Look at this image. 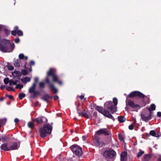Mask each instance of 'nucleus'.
<instances>
[{
  "instance_id": "nucleus-30",
  "label": "nucleus",
  "mask_w": 161,
  "mask_h": 161,
  "mask_svg": "<svg viewBox=\"0 0 161 161\" xmlns=\"http://www.w3.org/2000/svg\"><path fill=\"white\" fill-rule=\"evenodd\" d=\"M17 81H14L13 79H10V80L9 85L10 86H11L12 85H16Z\"/></svg>"
},
{
  "instance_id": "nucleus-23",
  "label": "nucleus",
  "mask_w": 161,
  "mask_h": 161,
  "mask_svg": "<svg viewBox=\"0 0 161 161\" xmlns=\"http://www.w3.org/2000/svg\"><path fill=\"white\" fill-rule=\"evenodd\" d=\"M36 86H35V84H32V86L29 89V92L30 93H32L35 91V88Z\"/></svg>"
},
{
  "instance_id": "nucleus-57",
  "label": "nucleus",
  "mask_w": 161,
  "mask_h": 161,
  "mask_svg": "<svg viewBox=\"0 0 161 161\" xmlns=\"http://www.w3.org/2000/svg\"><path fill=\"white\" fill-rule=\"evenodd\" d=\"M157 115L158 117H161V112H158L157 113Z\"/></svg>"
},
{
  "instance_id": "nucleus-59",
  "label": "nucleus",
  "mask_w": 161,
  "mask_h": 161,
  "mask_svg": "<svg viewBox=\"0 0 161 161\" xmlns=\"http://www.w3.org/2000/svg\"><path fill=\"white\" fill-rule=\"evenodd\" d=\"M5 99V97H2L1 98H0V101H2Z\"/></svg>"
},
{
  "instance_id": "nucleus-60",
  "label": "nucleus",
  "mask_w": 161,
  "mask_h": 161,
  "mask_svg": "<svg viewBox=\"0 0 161 161\" xmlns=\"http://www.w3.org/2000/svg\"><path fill=\"white\" fill-rule=\"evenodd\" d=\"M79 97L80 99L82 100L84 98V96L83 95H81Z\"/></svg>"
},
{
  "instance_id": "nucleus-25",
  "label": "nucleus",
  "mask_w": 161,
  "mask_h": 161,
  "mask_svg": "<svg viewBox=\"0 0 161 161\" xmlns=\"http://www.w3.org/2000/svg\"><path fill=\"white\" fill-rule=\"evenodd\" d=\"M118 121L120 123H123L126 120L125 118L123 116H118Z\"/></svg>"
},
{
  "instance_id": "nucleus-58",
  "label": "nucleus",
  "mask_w": 161,
  "mask_h": 161,
  "mask_svg": "<svg viewBox=\"0 0 161 161\" xmlns=\"http://www.w3.org/2000/svg\"><path fill=\"white\" fill-rule=\"evenodd\" d=\"M9 99H13V97L12 95H9L8 97Z\"/></svg>"
},
{
  "instance_id": "nucleus-40",
  "label": "nucleus",
  "mask_w": 161,
  "mask_h": 161,
  "mask_svg": "<svg viewBox=\"0 0 161 161\" xmlns=\"http://www.w3.org/2000/svg\"><path fill=\"white\" fill-rule=\"evenodd\" d=\"M17 34L19 36H22L23 35V32L20 30H18L17 31Z\"/></svg>"
},
{
  "instance_id": "nucleus-7",
  "label": "nucleus",
  "mask_w": 161,
  "mask_h": 161,
  "mask_svg": "<svg viewBox=\"0 0 161 161\" xmlns=\"http://www.w3.org/2000/svg\"><path fill=\"white\" fill-rule=\"evenodd\" d=\"M153 112H152L146 111L141 114V117L142 120L145 122H148L152 119Z\"/></svg>"
},
{
  "instance_id": "nucleus-20",
  "label": "nucleus",
  "mask_w": 161,
  "mask_h": 161,
  "mask_svg": "<svg viewBox=\"0 0 161 161\" xmlns=\"http://www.w3.org/2000/svg\"><path fill=\"white\" fill-rule=\"evenodd\" d=\"M21 80L22 82L26 83L27 82L31 81V78L28 77H25V78H22Z\"/></svg>"
},
{
  "instance_id": "nucleus-44",
  "label": "nucleus",
  "mask_w": 161,
  "mask_h": 161,
  "mask_svg": "<svg viewBox=\"0 0 161 161\" xmlns=\"http://www.w3.org/2000/svg\"><path fill=\"white\" fill-rule=\"evenodd\" d=\"M6 89L8 91H14L13 88L11 86H7L6 87Z\"/></svg>"
},
{
  "instance_id": "nucleus-18",
  "label": "nucleus",
  "mask_w": 161,
  "mask_h": 161,
  "mask_svg": "<svg viewBox=\"0 0 161 161\" xmlns=\"http://www.w3.org/2000/svg\"><path fill=\"white\" fill-rule=\"evenodd\" d=\"M0 148L2 150L5 151H10L9 147H8V144L4 143L3 144L0 146Z\"/></svg>"
},
{
  "instance_id": "nucleus-32",
  "label": "nucleus",
  "mask_w": 161,
  "mask_h": 161,
  "mask_svg": "<svg viewBox=\"0 0 161 161\" xmlns=\"http://www.w3.org/2000/svg\"><path fill=\"white\" fill-rule=\"evenodd\" d=\"M144 153V151H142L141 150H140V152L137 153V157L139 158L141 157Z\"/></svg>"
},
{
  "instance_id": "nucleus-43",
  "label": "nucleus",
  "mask_w": 161,
  "mask_h": 161,
  "mask_svg": "<svg viewBox=\"0 0 161 161\" xmlns=\"http://www.w3.org/2000/svg\"><path fill=\"white\" fill-rule=\"evenodd\" d=\"M45 84L43 82H40L39 84V87L40 88H44L45 87Z\"/></svg>"
},
{
  "instance_id": "nucleus-36",
  "label": "nucleus",
  "mask_w": 161,
  "mask_h": 161,
  "mask_svg": "<svg viewBox=\"0 0 161 161\" xmlns=\"http://www.w3.org/2000/svg\"><path fill=\"white\" fill-rule=\"evenodd\" d=\"M113 102L114 104V106L116 107V105L118 104V101L116 97H114L113 98Z\"/></svg>"
},
{
  "instance_id": "nucleus-35",
  "label": "nucleus",
  "mask_w": 161,
  "mask_h": 161,
  "mask_svg": "<svg viewBox=\"0 0 161 161\" xmlns=\"http://www.w3.org/2000/svg\"><path fill=\"white\" fill-rule=\"evenodd\" d=\"M140 106L143 107L145 106L146 105V103L145 101L143 99H142L140 102Z\"/></svg>"
},
{
  "instance_id": "nucleus-56",
  "label": "nucleus",
  "mask_w": 161,
  "mask_h": 161,
  "mask_svg": "<svg viewBox=\"0 0 161 161\" xmlns=\"http://www.w3.org/2000/svg\"><path fill=\"white\" fill-rule=\"evenodd\" d=\"M5 85H1L0 88L1 90H3L5 88Z\"/></svg>"
},
{
  "instance_id": "nucleus-21",
  "label": "nucleus",
  "mask_w": 161,
  "mask_h": 161,
  "mask_svg": "<svg viewBox=\"0 0 161 161\" xmlns=\"http://www.w3.org/2000/svg\"><path fill=\"white\" fill-rule=\"evenodd\" d=\"M21 61L19 60L14 59V65L16 67H19L20 66V62Z\"/></svg>"
},
{
  "instance_id": "nucleus-34",
  "label": "nucleus",
  "mask_w": 161,
  "mask_h": 161,
  "mask_svg": "<svg viewBox=\"0 0 161 161\" xmlns=\"http://www.w3.org/2000/svg\"><path fill=\"white\" fill-rule=\"evenodd\" d=\"M21 75H27L28 74V72L27 70L25 69H22L21 70Z\"/></svg>"
},
{
  "instance_id": "nucleus-16",
  "label": "nucleus",
  "mask_w": 161,
  "mask_h": 161,
  "mask_svg": "<svg viewBox=\"0 0 161 161\" xmlns=\"http://www.w3.org/2000/svg\"><path fill=\"white\" fill-rule=\"evenodd\" d=\"M53 97L52 96H49L48 94H46L41 97V99L43 100L47 103L48 102V99H52Z\"/></svg>"
},
{
  "instance_id": "nucleus-31",
  "label": "nucleus",
  "mask_w": 161,
  "mask_h": 161,
  "mask_svg": "<svg viewBox=\"0 0 161 161\" xmlns=\"http://www.w3.org/2000/svg\"><path fill=\"white\" fill-rule=\"evenodd\" d=\"M28 126L31 129H32L34 127L35 124L33 122H30L28 124Z\"/></svg>"
},
{
  "instance_id": "nucleus-61",
  "label": "nucleus",
  "mask_w": 161,
  "mask_h": 161,
  "mask_svg": "<svg viewBox=\"0 0 161 161\" xmlns=\"http://www.w3.org/2000/svg\"><path fill=\"white\" fill-rule=\"evenodd\" d=\"M82 138L84 141H85L86 139V137L85 136H83Z\"/></svg>"
},
{
  "instance_id": "nucleus-51",
  "label": "nucleus",
  "mask_w": 161,
  "mask_h": 161,
  "mask_svg": "<svg viewBox=\"0 0 161 161\" xmlns=\"http://www.w3.org/2000/svg\"><path fill=\"white\" fill-rule=\"evenodd\" d=\"M93 116L95 118L97 117V114L96 112H94L93 114Z\"/></svg>"
},
{
  "instance_id": "nucleus-53",
  "label": "nucleus",
  "mask_w": 161,
  "mask_h": 161,
  "mask_svg": "<svg viewBox=\"0 0 161 161\" xmlns=\"http://www.w3.org/2000/svg\"><path fill=\"white\" fill-rule=\"evenodd\" d=\"M19 120L18 118H16L14 119V122L15 123H18V122H19Z\"/></svg>"
},
{
  "instance_id": "nucleus-33",
  "label": "nucleus",
  "mask_w": 161,
  "mask_h": 161,
  "mask_svg": "<svg viewBox=\"0 0 161 161\" xmlns=\"http://www.w3.org/2000/svg\"><path fill=\"white\" fill-rule=\"evenodd\" d=\"M126 157V155L125 153H124V154H122L121 155V161H126L125 159V157Z\"/></svg>"
},
{
  "instance_id": "nucleus-6",
  "label": "nucleus",
  "mask_w": 161,
  "mask_h": 161,
  "mask_svg": "<svg viewBox=\"0 0 161 161\" xmlns=\"http://www.w3.org/2000/svg\"><path fill=\"white\" fill-rule=\"evenodd\" d=\"M100 139L99 137L95 134L93 140L94 145L97 147H105L106 143L103 141H100Z\"/></svg>"
},
{
  "instance_id": "nucleus-37",
  "label": "nucleus",
  "mask_w": 161,
  "mask_h": 161,
  "mask_svg": "<svg viewBox=\"0 0 161 161\" xmlns=\"http://www.w3.org/2000/svg\"><path fill=\"white\" fill-rule=\"evenodd\" d=\"M136 121L134 122L132 124L130 125L129 126V129L130 130H132L133 129L134 127V125L136 123Z\"/></svg>"
},
{
  "instance_id": "nucleus-27",
  "label": "nucleus",
  "mask_w": 161,
  "mask_h": 161,
  "mask_svg": "<svg viewBox=\"0 0 161 161\" xmlns=\"http://www.w3.org/2000/svg\"><path fill=\"white\" fill-rule=\"evenodd\" d=\"M33 93V94L31 95V97L33 98H35L37 95L40 94V92L38 91H35Z\"/></svg>"
},
{
  "instance_id": "nucleus-52",
  "label": "nucleus",
  "mask_w": 161,
  "mask_h": 161,
  "mask_svg": "<svg viewBox=\"0 0 161 161\" xmlns=\"http://www.w3.org/2000/svg\"><path fill=\"white\" fill-rule=\"evenodd\" d=\"M53 98L54 100H57L59 98L58 97L57 95H55L53 97Z\"/></svg>"
},
{
  "instance_id": "nucleus-47",
  "label": "nucleus",
  "mask_w": 161,
  "mask_h": 161,
  "mask_svg": "<svg viewBox=\"0 0 161 161\" xmlns=\"http://www.w3.org/2000/svg\"><path fill=\"white\" fill-rule=\"evenodd\" d=\"M11 34L14 36H15L17 34V31H16L13 30L11 32Z\"/></svg>"
},
{
  "instance_id": "nucleus-12",
  "label": "nucleus",
  "mask_w": 161,
  "mask_h": 161,
  "mask_svg": "<svg viewBox=\"0 0 161 161\" xmlns=\"http://www.w3.org/2000/svg\"><path fill=\"white\" fill-rule=\"evenodd\" d=\"M111 133L106 128L101 129L97 131L95 134L98 136L104 135L105 136L110 135Z\"/></svg>"
},
{
  "instance_id": "nucleus-26",
  "label": "nucleus",
  "mask_w": 161,
  "mask_h": 161,
  "mask_svg": "<svg viewBox=\"0 0 161 161\" xmlns=\"http://www.w3.org/2000/svg\"><path fill=\"white\" fill-rule=\"evenodd\" d=\"M109 136L107 138L105 142L106 144H108L110 143L111 141V136H112V134L111 133H110V135H108Z\"/></svg>"
},
{
  "instance_id": "nucleus-3",
  "label": "nucleus",
  "mask_w": 161,
  "mask_h": 161,
  "mask_svg": "<svg viewBox=\"0 0 161 161\" xmlns=\"http://www.w3.org/2000/svg\"><path fill=\"white\" fill-rule=\"evenodd\" d=\"M135 97H138L141 98H143L147 97L146 96L139 91H135L130 92L126 97V105L129 106L133 109L139 108L140 107V105L138 104H135L133 101L131 100L128 99L129 97L132 98Z\"/></svg>"
},
{
  "instance_id": "nucleus-29",
  "label": "nucleus",
  "mask_w": 161,
  "mask_h": 161,
  "mask_svg": "<svg viewBox=\"0 0 161 161\" xmlns=\"http://www.w3.org/2000/svg\"><path fill=\"white\" fill-rule=\"evenodd\" d=\"M6 121V119H0V126H2L4 125Z\"/></svg>"
},
{
  "instance_id": "nucleus-19",
  "label": "nucleus",
  "mask_w": 161,
  "mask_h": 161,
  "mask_svg": "<svg viewBox=\"0 0 161 161\" xmlns=\"http://www.w3.org/2000/svg\"><path fill=\"white\" fill-rule=\"evenodd\" d=\"M18 144L16 142L13 143V145L9 147L10 150H16L18 149Z\"/></svg>"
},
{
  "instance_id": "nucleus-13",
  "label": "nucleus",
  "mask_w": 161,
  "mask_h": 161,
  "mask_svg": "<svg viewBox=\"0 0 161 161\" xmlns=\"http://www.w3.org/2000/svg\"><path fill=\"white\" fill-rule=\"evenodd\" d=\"M33 121L36 122L38 124H41L46 122L47 119L45 117H39L34 119Z\"/></svg>"
},
{
  "instance_id": "nucleus-62",
  "label": "nucleus",
  "mask_w": 161,
  "mask_h": 161,
  "mask_svg": "<svg viewBox=\"0 0 161 161\" xmlns=\"http://www.w3.org/2000/svg\"><path fill=\"white\" fill-rule=\"evenodd\" d=\"M26 64H27V63L26 62H25L24 65V68H25V69H27V68L26 67Z\"/></svg>"
},
{
  "instance_id": "nucleus-9",
  "label": "nucleus",
  "mask_w": 161,
  "mask_h": 161,
  "mask_svg": "<svg viewBox=\"0 0 161 161\" xmlns=\"http://www.w3.org/2000/svg\"><path fill=\"white\" fill-rule=\"evenodd\" d=\"M104 107L112 114H114L117 111V107L113 104L111 101L107 102L104 104Z\"/></svg>"
},
{
  "instance_id": "nucleus-46",
  "label": "nucleus",
  "mask_w": 161,
  "mask_h": 161,
  "mask_svg": "<svg viewBox=\"0 0 161 161\" xmlns=\"http://www.w3.org/2000/svg\"><path fill=\"white\" fill-rule=\"evenodd\" d=\"M25 56L23 53H20L19 55V58L20 59H23L24 58Z\"/></svg>"
},
{
  "instance_id": "nucleus-10",
  "label": "nucleus",
  "mask_w": 161,
  "mask_h": 161,
  "mask_svg": "<svg viewBox=\"0 0 161 161\" xmlns=\"http://www.w3.org/2000/svg\"><path fill=\"white\" fill-rule=\"evenodd\" d=\"M79 106L77 107V112L79 116H83L85 118L90 119L92 118V116L90 112L86 110H81L79 108Z\"/></svg>"
},
{
  "instance_id": "nucleus-55",
  "label": "nucleus",
  "mask_w": 161,
  "mask_h": 161,
  "mask_svg": "<svg viewBox=\"0 0 161 161\" xmlns=\"http://www.w3.org/2000/svg\"><path fill=\"white\" fill-rule=\"evenodd\" d=\"M39 102L38 101H36L34 103V106H37L38 105Z\"/></svg>"
},
{
  "instance_id": "nucleus-5",
  "label": "nucleus",
  "mask_w": 161,
  "mask_h": 161,
  "mask_svg": "<svg viewBox=\"0 0 161 161\" xmlns=\"http://www.w3.org/2000/svg\"><path fill=\"white\" fill-rule=\"evenodd\" d=\"M96 109L105 117L111 119L113 120H114V118L109 113V112L108 110L104 109L103 107L99 106H97L96 108Z\"/></svg>"
},
{
  "instance_id": "nucleus-11",
  "label": "nucleus",
  "mask_w": 161,
  "mask_h": 161,
  "mask_svg": "<svg viewBox=\"0 0 161 161\" xmlns=\"http://www.w3.org/2000/svg\"><path fill=\"white\" fill-rule=\"evenodd\" d=\"M103 156L107 158H112L116 155V153L113 149H109L105 150L103 154Z\"/></svg>"
},
{
  "instance_id": "nucleus-45",
  "label": "nucleus",
  "mask_w": 161,
  "mask_h": 161,
  "mask_svg": "<svg viewBox=\"0 0 161 161\" xmlns=\"http://www.w3.org/2000/svg\"><path fill=\"white\" fill-rule=\"evenodd\" d=\"M6 136H2L1 138V140L2 142H4L6 141Z\"/></svg>"
},
{
  "instance_id": "nucleus-38",
  "label": "nucleus",
  "mask_w": 161,
  "mask_h": 161,
  "mask_svg": "<svg viewBox=\"0 0 161 161\" xmlns=\"http://www.w3.org/2000/svg\"><path fill=\"white\" fill-rule=\"evenodd\" d=\"M118 137H119V139L120 141H124V137L123 135H122V134H119Z\"/></svg>"
},
{
  "instance_id": "nucleus-28",
  "label": "nucleus",
  "mask_w": 161,
  "mask_h": 161,
  "mask_svg": "<svg viewBox=\"0 0 161 161\" xmlns=\"http://www.w3.org/2000/svg\"><path fill=\"white\" fill-rule=\"evenodd\" d=\"M25 96V94L24 93L21 92L20 93L18 96L19 99L20 100H22Z\"/></svg>"
},
{
  "instance_id": "nucleus-42",
  "label": "nucleus",
  "mask_w": 161,
  "mask_h": 161,
  "mask_svg": "<svg viewBox=\"0 0 161 161\" xmlns=\"http://www.w3.org/2000/svg\"><path fill=\"white\" fill-rule=\"evenodd\" d=\"M3 81L5 84H7L8 83H9L10 80L8 78H6L4 79Z\"/></svg>"
},
{
  "instance_id": "nucleus-48",
  "label": "nucleus",
  "mask_w": 161,
  "mask_h": 161,
  "mask_svg": "<svg viewBox=\"0 0 161 161\" xmlns=\"http://www.w3.org/2000/svg\"><path fill=\"white\" fill-rule=\"evenodd\" d=\"M35 64V62L33 60H31L30 61L29 64L31 67L32 66L34 65Z\"/></svg>"
},
{
  "instance_id": "nucleus-15",
  "label": "nucleus",
  "mask_w": 161,
  "mask_h": 161,
  "mask_svg": "<svg viewBox=\"0 0 161 161\" xmlns=\"http://www.w3.org/2000/svg\"><path fill=\"white\" fill-rule=\"evenodd\" d=\"M150 135L155 137H159V135L158 134H157L156 132L154 130H151L150 131L149 133H147L146 136H149Z\"/></svg>"
},
{
  "instance_id": "nucleus-14",
  "label": "nucleus",
  "mask_w": 161,
  "mask_h": 161,
  "mask_svg": "<svg viewBox=\"0 0 161 161\" xmlns=\"http://www.w3.org/2000/svg\"><path fill=\"white\" fill-rule=\"evenodd\" d=\"M2 25V30L1 31V34L2 35H3V36H4V37H5V35H4L3 34H2V31H3L4 32V33H5V36H9L10 35V31L8 30L6 28H3V26L2 25Z\"/></svg>"
},
{
  "instance_id": "nucleus-64",
  "label": "nucleus",
  "mask_w": 161,
  "mask_h": 161,
  "mask_svg": "<svg viewBox=\"0 0 161 161\" xmlns=\"http://www.w3.org/2000/svg\"><path fill=\"white\" fill-rule=\"evenodd\" d=\"M28 70L30 71V72L31 71H32V68H31H31H29L28 69Z\"/></svg>"
},
{
  "instance_id": "nucleus-41",
  "label": "nucleus",
  "mask_w": 161,
  "mask_h": 161,
  "mask_svg": "<svg viewBox=\"0 0 161 161\" xmlns=\"http://www.w3.org/2000/svg\"><path fill=\"white\" fill-rule=\"evenodd\" d=\"M39 81V78L37 77H36L34 79V83L33 84H35V86H36V84Z\"/></svg>"
},
{
  "instance_id": "nucleus-1",
  "label": "nucleus",
  "mask_w": 161,
  "mask_h": 161,
  "mask_svg": "<svg viewBox=\"0 0 161 161\" xmlns=\"http://www.w3.org/2000/svg\"><path fill=\"white\" fill-rule=\"evenodd\" d=\"M51 76L53 78V82L57 83L59 85H63L62 81L58 80V78L57 75L54 73L53 69L52 68H50L49 70L47 72V76L46 77L45 81L46 82L48 85L49 88L51 89L53 92L55 93H57L58 92V89L55 88L53 84L51 83L49 80V77Z\"/></svg>"
},
{
  "instance_id": "nucleus-50",
  "label": "nucleus",
  "mask_w": 161,
  "mask_h": 161,
  "mask_svg": "<svg viewBox=\"0 0 161 161\" xmlns=\"http://www.w3.org/2000/svg\"><path fill=\"white\" fill-rule=\"evenodd\" d=\"M8 69L9 70H12L14 69V67L10 65L8 67Z\"/></svg>"
},
{
  "instance_id": "nucleus-54",
  "label": "nucleus",
  "mask_w": 161,
  "mask_h": 161,
  "mask_svg": "<svg viewBox=\"0 0 161 161\" xmlns=\"http://www.w3.org/2000/svg\"><path fill=\"white\" fill-rule=\"evenodd\" d=\"M14 31H17L18 30H18L19 27L17 26H15L14 27Z\"/></svg>"
},
{
  "instance_id": "nucleus-22",
  "label": "nucleus",
  "mask_w": 161,
  "mask_h": 161,
  "mask_svg": "<svg viewBox=\"0 0 161 161\" xmlns=\"http://www.w3.org/2000/svg\"><path fill=\"white\" fill-rule=\"evenodd\" d=\"M13 75L15 77H19L21 75V73L19 71L16 70L13 73Z\"/></svg>"
},
{
  "instance_id": "nucleus-63",
  "label": "nucleus",
  "mask_w": 161,
  "mask_h": 161,
  "mask_svg": "<svg viewBox=\"0 0 161 161\" xmlns=\"http://www.w3.org/2000/svg\"><path fill=\"white\" fill-rule=\"evenodd\" d=\"M24 58L25 60H27L28 59V57L27 56H25Z\"/></svg>"
},
{
  "instance_id": "nucleus-39",
  "label": "nucleus",
  "mask_w": 161,
  "mask_h": 161,
  "mask_svg": "<svg viewBox=\"0 0 161 161\" xmlns=\"http://www.w3.org/2000/svg\"><path fill=\"white\" fill-rule=\"evenodd\" d=\"M23 87V85L20 84H17L16 86H15V88L16 89H21Z\"/></svg>"
},
{
  "instance_id": "nucleus-24",
  "label": "nucleus",
  "mask_w": 161,
  "mask_h": 161,
  "mask_svg": "<svg viewBox=\"0 0 161 161\" xmlns=\"http://www.w3.org/2000/svg\"><path fill=\"white\" fill-rule=\"evenodd\" d=\"M150 108H148L147 109L148 110V111L150 112H152V111H154L156 109V106L154 104H151L150 106Z\"/></svg>"
},
{
  "instance_id": "nucleus-49",
  "label": "nucleus",
  "mask_w": 161,
  "mask_h": 161,
  "mask_svg": "<svg viewBox=\"0 0 161 161\" xmlns=\"http://www.w3.org/2000/svg\"><path fill=\"white\" fill-rule=\"evenodd\" d=\"M14 41L15 43H18L19 42L20 40L19 38H17L14 39Z\"/></svg>"
},
{
  "instance_id": "nucleus-8",
  "label": "nucleus",
  "mask_w": 161,
  "mask_h": 161,
  "mask_svg": "<svg viewBox=\"0 0 161 161\" xmlns=\"http://www.w3.org/2000/svg\"><path fill=\"white\" fill-rule=\"evenodd\" d=\"M70 148L73 153L78 156H81L82 153V151L81 147L76 144H74L70 147Z\"/></svg>"
},
{
  "instance_id": "nucleus-4",
  "label": "nucleus",
  "mask_w": 161,
  "mask_h": 161,
  "mask_svg": "<svg viewBox=\"0 0 161 161\" xmlns=\"http://www.w3.org/2000/svg\"><path fill=\"white\" fill-rule=\"evenodd\" d=\"M52 130V127L49 124H46L43 127L41 128L39 130L40 136L42 138L47 136L48 135L51 134Z\"/></svg>"
},
{
  "instance_id": "nucleus-2",
  "label": "nucleus",
  "mask_w": 161,
  "mask_h": 161,
  "mask_svg": "<svg viewBox=\"0 0 161 161\" xmlns=\"http://www.w3.org/2000/svg\"><path fill=\"white\" fill-rule=\"evenodd\" d=\"M2 29V25H0V50L5 53L12 52L15 47L14 44L13 42L11 43L8 40L1 39L2 37H4L1 34Z\"/></svg>"
},
{
  "instance_id": "nucleus-17",
  "label": "nucleus",
  "mask_w": 161,
  "mask_h": 161,
  "mask_svg": "<svg viewBox=\"0 0 161 161\" xmlns=\"http://www.w3.org/2000/svg\"><path fill=\"white\" fill-rule=\"evenodd\" d=\"M152 157V155L150 154H146L144 156L142 160L143 161H149Z\"/></svg>"
}]
</instances>
